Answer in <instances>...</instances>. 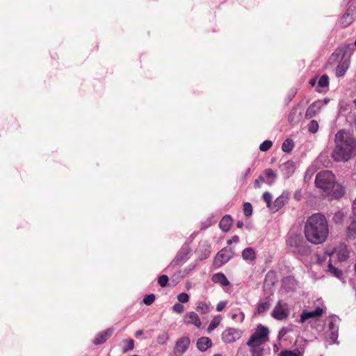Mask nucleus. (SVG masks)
Wrapping results in <instances>:
<instances>
[{
	"label": "nucleus",
	"instance_id": "obj_1",
	"mask_svg": "<svg viewBox=\"0 0 356 356\" xmlns=\"http://www.w3.org/2000/svg\"><path fill=\"white\" fill-rule=\"evenodd\" d=\"M334 148L331 153L336 162H346L356 156V138L344 130H339L334 136Z\"/></svg>",
	"mask_w": 356,
	"mask_h": 356
},
{
	"label": "nucleus",
	"instance_id": "obj_2",
	"mask_svg": "<svg viewBox=\"0 0 356 356\" xmlns=\"http://www.w3.org/2000/svg\"><path fill=\"white\" fill-rule=\"evenodd\" d=\"M304 233L307 240L313 244H321L327 238L329 229L325 217L321 213H314L307 220Z\"/></svg>",
	"mask_w": 356,
	"mask_h": 356
},
{
	"label": "nucleus",
	"instance_id": "obj_3",
	"mask_svg": "<svg viewBox=\"0 0 356 356\" xmlns=\"http://www.w3.org/2000/svg\"><path fill=\"white\" fill-rule=\"evenodd\" d=\"M269 330L267 327L259 325L254 332L250 336L247 342V346L250 347V351L252 356H263L264 348L262 344L269 340Z\"/></svg>",
	"mask_w": 356,
	"mask_h": 356
},
{
	"label": "nucleus",
	"instance_id": "obj_4",
	"mask_svg": "<svg viewBox=\"0 0 356 356\" xmlns=\"http://www.w3.org/2000/svg\"><path fill=\"white\" fill-rule=\"evenodd\" d=\"M335 175L330 170H323L317 173L315 179L316 186L330 195L334 186Z\"/></svg>",
	"mask_w": 356,
	"mask_h": 356
},
{
	"label": "nucleus",
	"instance_id": "obj_5",
	"mask_svg": "<svg viewBox=\"0 0 356 356\" xmlns=\"http://www.w3.org/2000/svg\"><path fill=\"white\" fill-rule=\"evenodd\" d=\"M287 243L291 248H293V252L300 254L306 255L310 252L309 246L300 235L290 236Z\"/></svg>",
	"mask_w": 356,
	"mask_h": 356
},
{
	"label": "nucleus",
	"instance_id": "obj_6",
	"mask_svg": "<svg viewBox=\"0 0 356 356\" xmlns=\"http://www.w3.org/2000/svg\"><path fill=\"white\" fill-rule=\"evenodd\" d=\"M234 254L233 248L225 247L220 250L216 255L213 261V265L216 268H220L227 263Z\"/></svg>",
	"mask_w": 356,
	"mask_h": 356
},
{
	"label": "nucleus",
	"instance_id": "obj_7",
	"mask_svg": "<svg viewBox=\"0 0 356 356\" xmlns=\"http://www.w3.org/2000/svg\"><path fill=\"white\" fill-rule=\"evenodd\" d=\"M190 345L191 339L188 337L179 338L175 342L170 356H182L188 350Z\"/></svg>",
	"mask_w": 356,
	"mask_h": 356
},
{
	"label": "nucleus",
	"instance_id": "obj_8",
	"mask_svg": "<svg viewBox=\"0 0 356 356\" xmlns=\"http://www.w3.org/2000/svg\"><path fill=\"white\" fill-rule=\"evenodd\" d=\"M289 315V309L287 303L279 300L272 312V316L278 321L286 319Z\"/></svg>",
	"mask_w": 356,
	"mask_h": 356
},
{
	"label": "nucleus",
	"instance_id": "obj_9",
	"mask_svg": "<svg viewBox=\"0 0 356 356\" xmlns=\"http://www.w3.org/2000/svg\"><path fill=\"white\" fill-rule=\"evenodd\" d=\"M355 14V7L349 6L339 19L340 26L343 28H346L350 26L354 20Z\"/></svg>",
	"mask_w": 356,
	"mask_h": 356
},
{
	"label": "nucleus",
	"instance_id": "obj_10",
	"mask_svg": "<svg viewBox=\"0 0 356 356\" xmlns=\"http://www.w3.org/2000/svg\"><path fill=\"white\" fill-rule=\"evenodd\" d=\"M241 337V332L234 328L226 329L222 333V340L227 343H233Z\"/></svg>",
	"mask_w": 356,
	"mask_h": 356
},
{
	"label": "nucleus",
	"instance_id": "obj_11",
	"mask_svg": "<svg viewBox=\"0 0 356 356\" xmlns=\"http://www.w3.org/2000/svg\"><path fill=\"white\" fill-rule=\"evenodd\" d=\"M323 314V309L319 307H316V309L312 312L304 310L300 315L299 322L303 323L309 318H315L321 316Z\"/></svg>",
	"mask_w": 356,
	"mask_h": 356
},
{
	"label": "nucleus",
	"instance_id": "obj_12",
	"mask_svg": "<svg viewBox=\"0 0 356 356\" xmlns=\"http://www.w3.org/2000/svg\"><path fill=\"white\" fill-rule=\"evenodd\" d=\"M184 323L187 325H193L196 327L200 328L202 325V322L197 313L190 312L184 316Z\"/></svg>",
	"mask_w": 356,
	"mask_h": 356
},
{
	"label": "nucleus",
	"instance_id": "obj_13",
	"mask_svg": "<svg viewBox=\"0 0 356 356\" xmlns=\"http://www.w3.org/2000/svg\"><path fill=\"white\" fill-rule=\"evenodd\" d=\"M113 333V328H108L106 330L99 332L94 339L93 343L100 345L104 343Z\"/></svg>",
	"mask_w": 356,
	"mask_h": 356
},
{
	"label": "nucleus",
	"instance_id": "obj_14",
	"mask_svg": "<svg viewBox=\"0 0 356 356\" xmlns=\"http://www.w3.org/2000/svg\"><path fill=\"white\" fill-rule=\"evenodd\" d=\"M321 106L322 103L321 101H316L312 103L307 109L305 118L307 119H310L315 116L321 110Z\"/></svg>",
	"mask_w": 356,
	"mask_h": 356
},
{
	"label": "nucleus",
	"instance_id": "obj_15",
	"mask_svg": "<svg viewBox=\"0 0 356 356\" xmlns=\"http://www.w3.org/2000/svg\"><path fill=\"white\" fill-rule=\"evenodd\" d=\"M196 346L199 350L204 352L211 347L212 341L209 337H203L198 339Z\"/></svg>",
	"mask_w": 356,
	"mask_h": 356
},
{
	"label": "nucleus",
	"instance_id": "obj_16",
	"mask_svg": "<svg viewBox=\"0 0 356 356\" xmlns=\"http://www.w3.org/2000/svg\"><path fill=\"white\" fill-rule=\"evenodd\" d=\"M330 194L332 198L339 199L344 195L345 188L342 185L335 183Z\"/></svg>",
	"mask_w": 356,
	"mask_h": 356
},
{
	"label": "nucleus",
	"instance_id": "obj_17",
	"mask_svg": "<svg viewBox=\"0 0 356 356\" xmlns=\"http://www.w3.org/2000/svg\"><path fill=\"white\" fill-rule=\"evenodd\" d=\"M233 220L229 215H225L222 218L219 222V227L221 230L224 232H227L229 230L232 224Z\"/></svg>",
	"mask_w": 356,
	"mask_h": 356
},
{
	"label": "nucleus",
	"instance_id": "obj_18",
	"mask_svg": "<svg viewBox=\"0 0 356 356\" xmlns=\"http://www.w3.org/2000/svg\"><path fill=\"white\" fill-rule=\"evenodd\" d=\"M287 197L282 195L276 198L274 203L272 204L270 211L273 213L278 211L286 203Z\"/></svg>",
	"mask_w": 356,
	"mask_h": 356
},
{
	"label": "nucleus",
	"instance_id": "obj_19",
	"mask_svg": "<svg viewBox=\"0 0 356 356\" xmlns=\"http://www.w3.org/2000/svg\"><path fill=\"white\" fill-rule=\"evenodd\" d=\"M212 281L214 283L221 284L224 286L229 285V282L222 273H216L212 276Z\"/></svg>",
	"mask_w": 356,
	"mask_h": 356
},
{
	"label": "nucleus",
	"instance_id": "obj_20",
	"mask_svg": "<svg viewBox=\"0 0 356 356\" xmlns=\"http://www.w3.org/2000/svg\"><path fill=\"white\" fill-rule=\"evenodd\" d=\"M302 118L301 112H299L296 108L293 109L289 115V122L294 125L298 124Z\"/></svg>",
	"mask_w": 356,
	"mask_h": 356
},
{
	"label": "nucleus",
	"instance_id": "obj_21",
	"mask_svg": "<svg viewBox=\"0 0 356 356\" xmlns=\"http://www.w3.org/2000/svg\"><path fill=\"white\" fill-rule=\"evenodd\" d=\"M242 257L245 261H254L256 255L252 248H247L242 252Z\"/></svg>",
	"mask_w": 356,
	"mask_h": 356
},
{
	"label": "nucleus",
	"instance_id": "obj_22",
	"mask_svg": "<svg viewBox=\"0 0 356 356\" xmlns=\"http://www.w3.org/2000/svg\"><path fill=\"white\" fill-rule=\"evenodd\" d=\"M352 46H353V44H347L343 47H341L338 48L332 54V57H336L337 58L340 57L341 59H343L345 54L347 53V51L348 49H350L352 47Z\"/></svg>",
	"mask_w": 356,
	"mask_h": 356
},
{
	"label": "nucleus",
	"instance_id": "obj_23",
	"mask_svg": "<svg viewBox=\"0 0 356 356\" xmlns=\"http://www.w3.org/2000/svg\"><path fill=\"white\" fill-rule=\"evenodd\" d=\"M348 68V64L346 60L340 62L336 68V75L337 77L343 76Z\"/></svg>",
	"mask_w": 356,
	"mask_h": 356
},
{
	"label": "nucleus",
	"instance_id": "obj_24",
	"mask_svg": "<svg viewBox=\"0 0 356 356\" xmlns=\"http://www.w3.org/2000/svg\"><path fill=\"white\" fill-rule=\"evenodd\" d=\"M294 147V143L291 139H286L282 145V149L286 153H290Z\"/></svg>",
	"mask_w": 356,
	"mask_h": 356
},
{
	"label": "nucleus",
	"instance_id": "obj_25",
	"mask_svg": "<svg viewBox=\"0 0 356 356\" xmlns=\"http://www.w3.org/2000/svg\"><path fill=\"white\" fill-rule=\"evenodd\" d=\"M347 236L349 238L356 237V220H353L347 228Z\"/></svg>",
	"mask_w": 356,
	"mask_h": 356
},
{
	"label": "nucleus",
	"instance_id": "obj_26",
	"mask_svg": "<svg viewBox=\"0 0 356 356\" xmlns=\"http://www.w3.org/2000/svg\"><path fill=\"white\" fill-rule=\"evenodd\" d=\"M209 306L205 302H200L198 303L196 311L201 314H205L209 312Z\"/></svg>",
	"mask_w": 356,
	"mask_h": 356
},
{
	"label": "nucleus",
	"instance_id": "obj_27",
	"mask_svg": "<svg viewBox=\"0 0 356 356\" xmlns=\"http://www.w3.org/2000/svg\"><path fill=\"white\" fill-rule=\"evenodd\" d=\"M169 334L167 332H163L156 337V341L160 345H164L169 340Z\"/></svg>",
	"mask_w": 356,
	"mask_h": 356
},
{
	"label": "nucleus",
	"instance_id": "obj_28",
	"mask_svg": "<svg viewBox=\"0 0 356 356\" xmlns=\"http://www.w3.org/2000/svg\"><path fill=\"white\" fill-rule=\"evenodd\" d=\"M329 327L331 330L330 339L333 342H336L338 337L337 328L335 327V325L333 322L330 323Z\"/></svg>",
	"mask_w": 356,
	"mask_h": 356
},
{
	"label": "nucleus",
	"instance_id": "obj_29",
	"mask_svg": "<svg viewBox=\"0 0 356 356\" xmlns=\"http://www.w3.org/2000/svg\"><path fill=\"white\" fill-rule=\"evenodd\" d=\"M328 270L331 274L338 278H340L343 275L341 270L335 268L332 264L328 265Z\"/></svg>",
	"mask_w": 356,
	"mask_h": 356
},
{
	"label": "nucleus",
	"instance_id": "obj_30",
	"mask_svg": "<svg viewBox=\"0 0 356 356\" xmlns=\"http://www.w3.org/2000/svg\"><path fill=\"white\" fill-rule=\"evenodd\" d=\"M270 307V304L268 302L259 303L257 308V313L260 314L264 313Z\"/></svg>",
	"mask_w": 356,
	"mask_h": 356
},
{
	"label": "nucleus",
	"instance_id": "obj_31",
	"mask_svg": "<svg viewBox=\"0 0 356 356\" xmlns=\"http://www.w3.org/2000/svg\"><path fill=\"white\" fill-rule=\"evenodd\" d=\"M318 123L316 120H312L308 125V131L312 134H315L318 131Z\"/></svg>",
	"mask_w": 356,
	"mask_h": 356
},
{
	"label": "nucleus",
	"instance_id": "obj_32",
	"mask_svg": "<svg viewBox=\"0 0 356 356\" xmlns=\"http://www.w3.org/2000/svg\"><path fill=\"white\" fill-rule=\"evenodd\" d=\"M243 213L245 216L249 217L252 214V207L250 203L245 202L243 204Z\"/></svg>",
	"mask_w": 356,
	"mask_h": 356
},
{
	"label": "nucleus",
	"instance_id": "obj_33",
	"mask_svg": "<svg viewBox=\"0 0 356 356\" xmlns=\"http://www.w3.org/2000/svg\"><path fill=\"white\" fill-rule=\"evenodd\" d=\"M328 83H329L328 76L327 74H323L320 77V79L318 80V85L321 88H324V87L327 86Z\"/></svg>",
	"mask_w": 356,
	"mask_h": 356
},
{
	"label": "nucleus",
	"instance_id": "obj_34",
	"mask_svg": "<svg viewBox=\"0 0 356 356\" xmlns=\"http://www.w3.org/2000/svg\"><path fill=\"white\" fill-rule=\"evenodd\" d=\"M263 200L266 203L267 207L270 209L272 206V195L269 192L263 194Z\"/></svg>",
	"mask_w": 356,
	"mask_h": 356
},
{
	"label": "nucleus",
	"instance_id": "obj_35",
	"mask_svg": "<svg viewBox=\"0 0 356 356\" xmlns=\"http://www.w3.org/2000/svg\"><path fill=\"white\" fill-rule=\"evenodd\" d=\"M273 143L270 140H265L259 145V149L262 152H266L270 149Z\"/></svg>",
	"mask_w": 356,
	"mask_h": 356
},
{
	"label": "nucleus",
	"instance_id": "obj_36",
	"mask_svg": "<svg viewBox=\"0 0 356 356\" xmlns=\"http://www.w3.org/2000/svg\"><path fill=\"white\" fill-rule=\"evenodd\" d=\"M245 315L242 312H239L238 314H232V319L238 323H242L244 321Z\"/></svg>",
	"mask_w": 356,
	"mask_h": 356
},
{
	"label": "nucleus",
	"instance_id": "obj_37",
	"mask_svg": "<svg viewBox=\"0 0 356 356\" xmlns=\"http://www.w3.org/2000/svg\"><path fill=\"white\" fill-rule=\"evenodd\" d=\"M155 300V296L154 294H149L145 296L143 302L146 305H152Z\"/></svg>",
	"mask_w": 356,
	"mask_h": 356
},
{
	"label": "nucleus",
	"instance_id": "obj_38",
	"mask_svg": "<svg viewBox=\"0 0 356 356\" xmlns=\"http://www.w3.org/2000/svg\"><path fill=\"white\" fill-rule=\"evenodd\" d=\"M168 277L165 275H162L159 277L158 283L161 287H165L167 286L168 282Z\"/></svg>",
	"mask_w": 356,
	"mask_h": 356
},
{
	"label": "nucleus",
	"instance_id": "obj_39",
	"mask_svg": "<svg viewBox=\"0 0 356 356\" xmlns=\"http://www.w3.org/2000/svg\"><path fill=\"white\" fill-rule=\"evenodd\" d=\"M219 324H220L219 319H218L217 318H214L213 319H212L210 324L209 325L208 332H211L212 330L216 329L219 325Z\"/></svg>",
	"mask_w": 356,
	"mask_h": 356
},
{
	"label": "nucleus",
	"instance_id": "obj_40",
	"mask_svg": "<svg viewBox=\"0 0 356 356\" xmlns=\"http://www.w3.org/2000/svg\"><path fill=\"white\" fill-rule=\"evenodd\" d=\"M172 309L175 313L181 314L184 311V307L183 305H181V303L177 302L173 305Z\"/></svg>",
	"mask_w": 356,
	"mask_h": 356
},
{
	"label": "nucleus",
	"instance_id": "obj_41",
	"mask_svg": "<svg viewBox=\"0 0 356 356\" xmlns=\"http://www.w3.org/2000/svg\"><path fill=\"white\" fill-rule=\"evenodd\" d=\"M280 356H300L299 352H296L293 350H285L281 351L279 354Z\"/></svg>",
	"mask_w": 356,
	"mask_h": 356
},
{
	"label": "nucleus",
	"instance_id": "obj_42",
	"mask_svg": "<svg viewBox=\"0 0 356 356\" xmlns=\"http://www.w3.org/2000/svg\"><path fill=\"white\" fill-rule=\"evenodd\" d=\"M177 300L180 303H186L189 300V296L186 293H181L177 296Z\"/></svg>",
	"mask_w": 356,
	"mask_h": 356
},
{
	"label": "nucleus",
	"instance_id": "obj_43",
	"mask_svg": "<svg viewBox=\"0 0 356 356\" xmlns=\"http://www.w3.org/2000/svg\"><path fill=\"white\" fill-rule=\"evenodd\" d=\"M124 343H127V346L126 348H123L124 352H127L128 350H132L134 347V341L131 339L124 340Z\"/></svg>",
	"mask_w": 356,
	"mask_h": 356
},
{
	"label": "nucleus",
	"instance_id": "obj_44",
	"mask_svg": "<svg viewBox=\"0 0 356 356\" xmlns=\"http://www.w3.org/2000/svg\"><path fill=\"white\" fill-rule=\"evenodd\" d=\"M264 173L267 177L272 179V181H273V179L276 177V174L275 173V172L272 169H270V168L266 169L264 171Z\"/></svg>",
	"mask_w": 356,
	"mask_h": 356
},
{
	"label": "nucleus",
	"instance_id": "obj_45",
	"mask_svg": "<svg viewBox=\"0 0 356 356\" xmlns=\"http://www.w3.org/2000/svg\"><path fill=\"white\" fill-rule=\"evenodd\" d=\"M265 181L264 177L263 176H259L258 179H255L254 181V187H260L261 184Z\"/></svg>",
	"mask_w": 356,
	"mask_h": 356
},
{
	"label": "nucleus",
	"instance_id": "obj_46",
	"mask_svg": "<svg viewBox=\"0 0 356 356\" xmlns=\"http://www.w3.org/2000/svg\"><path fill=\"white\" fill-rule=\"evenodd\" d=\"M183 260L182 256H177L172 261V264L179 265Z\"/></svg>",
	"mask_w": 356,
	"mask_h": 356
},
{
	"label": "nucleus",
	"instance_id": "obj_47",
	"mask_svg": "<svg viewBox=\"0 0 356 356\" xmlns=\"http://www.w3.org/2000/svg\"><path fill=\"white\" fill-rule=\"evenodd\" d=\"M226 306V303L223 301H221L220 302L218 303L217 306H216V310L218 312H221Z\"/></svg>",
	"mask_w": 356,
	"mask_h": 356
},
{
	"label": "nucleus",
	"instance_id": "obj_48",
	"mask_svg": "<svg viewBox=\"0 0 356 356\" xmlns=\"http://www.w3.org/2000/svg\"><path fill=\"white\" fill-rule=\"evenodd\" d=\"M239 241V237L236 235L234 236L231 239L227 241V245H231L232 243H238Z\"/></svg>",
	"mask_w": 356,
	"mask_h": 356
},
{
	"label": "nucleus",
	"instance_id": "obj_49",
	"mask_svg": "<svg viewBox=\"0 0 356 356\" xmlns=\"http://www.w3.org/2000/svg\"><path fill=\"white\" fill-rule=\"evenodd\" d=\"M143 334V331L142 330H138L135 332V337H138L139 336Z\"/></svg>",
	"mask_w": 356,
	"mask_h": 356
},
{
	"label": "nucleus",
	"instance_id": "obj_50",
	"mask_svg": "<svg viewBox=\"0 0 356 356\" xmlns=\"http://www.w3.org/2000/svg\"><path fill=\"white\" fill-rule=\"evenodd\" d=\"M236 227L238 228H242L243 227V222L241 220H239L236 222Z\"/></svg>",
	"mask_w": 356,
	"mask_h": 356
},
{
	"label": "nucleus",
	"instance_id": "obj_51",
	"mask_svg": "<svg viewBox=\"0 0 356 356\" xmlns=\"http://www.w3.org/2000/svg\"><path fill=\"white\" fill-rule=\"evenodd\" d=\"M315 83H316L315 79H312V80L310 81V84H311L312 86H314Z\"/></svg>",
	"mask_w": 356,
	"mask_h": 356
},
{
	"label": "nucleus",
	"instance_id": "obj_52",
	"mask_svg": "<svg viewBox=\"0 0 356 356\" xmlns=\"http://www.w3.org/2000/svg\"><path fill=\"white\" fill-rule=\"evenodd\" d=\"M348 254L347 252H346V254H343V257L345 259H346V258H347V257H348Z\"/></svg>",
	"mask_w": 356,
	"mask_h": 356
},
{
	"label": "nucleus",
	"instance_id": "obj_53",
	"mask_svg": "<svg viewBox=\"0 0 356 356\" xmlns=\"http://www.w3.org/2000/svg\"><path fill=\"white\" fill-rule=\"evenodd\" d=\"M270 276V273H268L266 275V280Z\"/></svg>",
	"mask_w": 356,
	"mask_h": 356
},
{
	"label": "nucleus",
	"instance_id": "obj_54",
	"mask_svg": "<svg viewBox=\"0 0 356 356\" xmlns=\"http://www.w3.org/2000/svg\"><path fill=\"white\" fill-rule=\"evenodd\" d=\"M213 356H222V355L220 354H216V355H214Z\"/></svg>",
	"mask_w": 356,
	"mask_h": 356
},
{
	"label": "nucleus",
	"instance_id": "obj_55",
	"mask_svg": "<svg viewBox=\"0 0 356 356\" xmlns=\"http://www.w3.org/2000/svg\"><path fill=\"white\" fill-rule=\"evenodd\" d=\"M354 44H355V46L356 47V39H355V41Z\"/></svg>",
	"mask_w": 356,
	"mask_h": 356
},
{
	"label": "nucleus",
	"instance_id": "obj_56",
	"mask_svg": "<svg viewBox=\"0 0 356 356\" xmlns=\"http://www.w3.org/2000/svg\"><path fill=\"white\" fill-rule=\"evenodd\" d=\"M355 270L356 271V264L355 265Z\"/></svg>",
	"mask_w": 356,
	"mask_h": 356
}]
</instances>
